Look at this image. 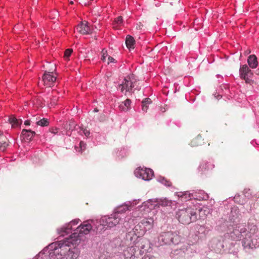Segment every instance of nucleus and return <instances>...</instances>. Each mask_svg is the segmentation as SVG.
<instances>
[{"label":"nucleus","instance_id":"6ab92c4d","mask_svg":"<svg viewBox=\"0 0 259 259\" xmlns=\"http://www.w3.org/2000/svg\"><path fill=\"white\" fill-rule=\"evenodd\" d=\"M72 229L73 226L69 223L60 229L59 234L61 236H64L65 234L69 233Z\"/></svg>","mask_w":259,"mask_h":259},{"label":"nucleus","instance_id":"dca6fc26","mask_svg":"<svg viewBox=\"0 0 259 259\" xmlns=\"http://www.w3.org/2000/svg\"><path fill=\"white\" fill-rule=\"evenodd\" d=\"M156 202L157 205L159 206L162 207H171L172 202L171 200L167 199L166 198H163L159 199H157Z\"/></svg>","mask_w":259,"mask_h":259},{"label":"nucleus","instance_id":"c03bdc74","mask_svg":"<svg viewBox=\"0 0 259 259\" xmlns=\"http://www.w3.org/2000/svg\"><path fill=\"white\" fill-rule=\"evenodd\" d=\"M24 124L26 125H30V120H27L25 121Z\"/></svg>","mask_w":259,"mask_h":259},{"label":"nucleus","instance_id":"473e14b6","mask_svg":"<svg viewBox=\"0 0 259 259\" xmlns=\"http://www.w3.org/2000/svg\"><path fill=\"white\" fill-rule=\"evenodd\" d=\"M255 240V242L254 241V239H252L251 240V243L249 244V245L250 247H251V248L255 247V248L259 246V238L258 240H257L256 239Z\"/></svg>","mask_w":259,"mask_h":259},{"label":"nucleus","instance_id":"37998d69","mask_svg":"<svg viewBox=\"0 0 259 259\" xmlns=\"http://www.w3.org/2000/svg\"><path fill=\"white\" fill-rule=\"evenodd\" d=\"M144 259H154L153 256H145Z\"/></svg>","mask_w":259,"mask_h":259},{"label":"nucleus","instance_id":"ea45409f","mask_svg":"<svg viewBox=\"0 0 259 259\" xmlns=\"http://www.w3.org/2000/svg\"><path fill=\"white\" fill-rule=\"evenodd\" d=\"M50 131L54 134H56L58 132V129L57 128H51L50 129Z\"/></svg>","mask_w":259,"mask_h":259},{"label":"nucleus","instance_id":"4be33fe9","mask_svg":"<svg viewBox=\"0 0 259 259\" xmlns=\"http://www.w3.org/2000/svg\"><path fill=\"white\" fill-rule=\"evenodd\" d=\"M152 103L151 99L147 98L144 99L142 102V110L143 112H147L149 108V105Z\"/></svg>","mask_w":259,"mask_h":259},{"label":"nucleus","instance_id":"7ed1b4c3","mask_svg":"<svg viewBox=\"0 0 259 259\" xmlns=\"http://www.w3.org/2000/svg\"><path fill=\"white\" fill-rule=\"evenodd\" d=\"M120 218L114 213L110 216L102 217L99 221L96 222V229L97 232L102 233L108 228H112L119 224Z\"/></svg>","mask_w":259,"mask_h":259},{"label":"nucleus","instance_id":"49530a36","mask_svg":"<svg viewBox=\"0 0 259 259\" xmlns=\"http://www.w3.org/2000/svg\"><path fill=\"white\" fill-rule=\"evenodd\" d=\"M83 3H84V5H85V6H86V5H89V4H90L89 2H88V1H86L85 0V1H84L83 2Z\"/></svg>","mask_w":259,"mask_h":259},{"label":"nucleus","instance_id":"de8ad7c7","mask_svg":"<svg viewBox=\"0 0 259 259\" xmlns=\"http://www.w3.org/2000/svg\"><path fill=\"white\" fill-rule=\"evenodd\" d=\"M199 211H200V212L201 213V212H202L203 210L201 209L199 210Z\"/></svg>","mask_w":259,"mask_h":259},{"label":"nucleus","instance_id":"a211bd4d","mask_svg":"<svg viewBox=\"0 0 259 259\" xmlns=\"http://www.w3.org/2000/svg\"><path fill=\"white\" fill-rule=\"evenodd\" d=\"M247 62L250 67L252 68H256L258 65L257 58L254 55H251L248 57Z\"/></svg>","mask_w":259,"mask_h":259},{"label":"nucleus","instance_id":"f8f14e48","mask_svg":"<svg viewBox=\"0 0 259 259\" xmlns=\"http://www.w3.org/2000/svg\"><path fill=\"white\" fill-rule=\"evenodd\" d=\"M136 203L129 202L127 204H124L117 206L115 209L114 213L118 215L119 214L125 213L127 210H130L133 206Z\"/></svg>","mask_w":259,"mask_h":259},{"label":"nucleus","instance_id":"a18cd8bd","mask_svg":"<svg viewBox=\"0 0 259 259\" xmlns=\"http://www.w3.org/2000/svg\"><path fill=\"white\" fill-rule=\"evenodd\" d=\"M177 251L179 252V253H181V254L184 253V251H182V250H176V251H175V252H176Z\"/></svg>","mask_w":259,"mask_h":259},{"label":"nucleus","instance_id":"c9c22d12","mask_svg":"<svg viewBox=\"0 0 259 259\" xmlns=\"http://www.w3.org/2000/svg\"><path fill=\"white\" fill-rule=\"evenodd\" d=\"M72 51H73L71 49H68L66 50L64 52V57L68 58L71 55Z\"/></svg>","mask_w":259,"mask_h":259},{"label":"nucleus","instance_id":"1a4fd4ad","mask_svg":"<svg viewBox=\"0 0 259 259\" xmlns=\"http://www.w3.org/2000/svg\"><path fill=\"white\" fill-rule=\"evenodd\" d=\"M146 232L145 229L143 228V225H142L141 222H140L135 227L132 231H130L127 234L126 237L135 235L139 237L143 236Z\"/></svg>","mask_w":259,"mask_h":259},{"label":"nucleus","instance_id":"f03ea898","mask_svg":"<svg viewBox=\"0 0 259 259\" xmlns=\"http://www.w3.org/2000/svg\"><path fill=\"white\" fill-rule=\"evenodd\" d=\"M93 223L95 225L96 223L92 220L83 222L76 228L75 232L71 235L69 238H66L63 241H67L68 244L76 248V246L80 242L81 235L88 234L92 230Z\"/></svg>","mask_w":259,"mask_h":259},{"label":"nucleus","instance_id":"b1692460","mask_svg":"<svg viewBox=\"0 0 259 259\" xmlns=\"http://www.w3.org/2000/svg\"><path fill=\"white\" fill-rule=\"evenodd\" d=\"M202 141V137L198 136L191 141V145L193 147L201 145L203 143Z\"/></svg>","mask_w":259,"mask_h":259},{"label":"nucleus","instance_id":"72a5a7b5","mask_svg":"<svg viewBox=\"0 0 259 259\" xmlns=\"http://www.w3.org/2000/svg\"><path fill=\"white\" fill-rule=\"evenodd\" d=\"M74 121H68L66 122V128L67 130H72V127H73L74 125Z\"/></svg>","mask_w":259,"mask_h":259},{"label":"nucleus","instance_id":"aec40b11","mask_svg":"<svg viewBox=\"0 0 259 259\" xmlns=\"http://www.w3.org/2000/svg\"><path fill=\"white\" fill-rule=\"evenodd\" d=\"M9 121L12 125V127H16L19 126L22 123V120L20 119H17L15 117L12 116L9 118Z\"/></svg>","mask_w":259,"mask_h":259},{"label":"nucleus","instance_id":"9b49d317","mask_svg":"<svg viewBox=\"0 0 259 259\" xmlns=\"http://www.w3.org/2000/svg\"><path fill=\"white\" fill-rule=\"evenodd\" d=\"M136 246H130L126 248L123 251L124 259H136Z\"/></svg>","mask_w":259,"mask_h":259},{"label":"nucleus","instance_id":"412c9836","mask_svg":"<svg viewBox=\"0 0 259 259\" xmlns=\"http://www.w3.org/2000/svg\"><path fill=\"white\" fill-rule=\"evenodd\" d=\"M125 44L126 47L131 49L134 48V45L135 44V41L133 37L130 35H127L125 39Z\"/></svg>","mask_w":259,"mask_h":259},{"label":"nucleus","instance_id":"c756f323","mask_svg":"<svg viewBox=\"0 0 259 259\" xmlns=\"http://www.w3.org/2000/svg\"><path fill=\"white\" fill-rule=\"evenodd\" d=\"M49 122L47 118H42L40 120H38L36 122V124L38 125L41 126H48L49 125Z\"/></svg>","mask_w":259,"mask_h":259},{"label":"nucleus","instance_id":"9d476101","mask_svg":"<svg viewBox=\"0 0 259 259\" xmlns=\"http://www.w3.org/2000/svg\"><path fill=\"white\" fill-rule=\"evenodd\" d=\"M77 31L82 34L86 35L92 33V29L88 22L84 21L78 24L76 27Z\"/></svg>","mask_w":259,"mask_h":259},{"label":"nucleus","instance_id":"393cba45","mask_svg":"<svg viewBox=\"0 0 259 259\" xmlns=\"http://www.w3.org/2000/svg\"><path fill=\"white\" fill-rule=\"evenodd\" d=\"M131 101L130 99H127L124 102H122L119 107L121 111H127L131 105Z\"/></svg>","mask_w":259,"mask_h":259},{"label":"nucleus","instance_id":"2f4dec72","mask_svg":"<svg viewBox=\"0 0 259 259\" xmlns=\"http://www.w3.org/2000/svg\"><path fill=\"white\" fill-rule=\"evenodd\" d=\"M208 165L207 163H202L199 167V170L201 172H205L207 168Z\"/></svg>","mask_w":259,"mask_h":259},{"label":"nucleus","instance_id":"79ce46f5","mask_svg":"<svg viewBox=\"0 0 259 259\" xmlns=\"http://www.w3.org/2000/svg\"><path fill=\"white\" fill-rule=\"evenodd\" d=\"M108 64H109L110 62H114V61H115V59L110 56L108 57Z\"/></svg>","mask_w":259,"mask_h":259},{"label":"nucleus","instance_id":"7c9ffc66","mask_svg":"<svg viewBox=\"0 0 259 259\" xmlns=\"http://www.w3.org/2000/svg\"><path fill=\"white\" fill-rule=\"evenodd\" d=\"M252 75H245L243 76H240V77L244 79L245 81V82L247 83H251L253 82V81L250 78Z\"/></svg>","mask_w":259,"mask_h":259},{"label":"nucleus","instance_id":"20e7f679","mask_svg":"<svg viewBox=\"0 0 259 259\" xmlns=\"http://www.w3.org/2000/svg\"><path fill=\"white\" fill-rule=\"evenodd\" d=\"M176 218L180 223L186 225L195 222L197 219L196 211L191 208L179 209L176 213Z\"/></svg>","mask_w":259,"mask_h":259},{"label":"nucleus","instance_id":"09e8293b","mask_svg":"<svg viewBox=\"0 0 259 259\" xmlns=\"http://www.w3.org/2000/svg\"><path fill=\"white\" fill-rule=\"evenodd\" d=\"M70 4H73V2L72 1H71V2H70Z\"/></svg>","mask_w":259,"mask_h":259},{"label":"nucleus","instance_id":"6e6552de","mask_svg":"<svg viewBox=\"0 0 259 259\" xmlns=\"http://www.w3.org/2000/svg\"><path fill=\"white\" fill-rule=\"evenodd\" d=\"M56 80V77L53 75V72L46 71L42 77V81L44 85L47 87H51Z\"/></svg>","mask_w":259,"mask_h":259},{"label":"nucleus","instance_id":"2eb2a0df","mask_svg":"<svg viewBox=\"0 0 259 259\" xmlns=\"http://www.w3.org/2000/svg\"><path fill=\"white\" fill-rule=\"evenodd\" d=\"M9 146V140L0 131V151H4Z\"/></svg>","mask_w":259,"mask_h":259},{"label":"nucleus","instance_id":"ddd939ff","mask_svg":"<svg viewBox=\"0 0 259 259\" xmlns=\"http://www.w3.org/2000/svg\"><path fill=\"white\" fill-rule=\"evenodd\" d=\"M175 195L179 197L182 201H188L195 198L193 194L190 193L188 191L177 192L175 193Z\"/></svg>","mask_w":259,"mask_h":259},{"label":"nucleus","instance_id":"f3484780","mask_svg":"<svg viewBox=\"0 0 259 259\" xmlns=\"http://www.w3.org/2000/svg\"><path fill=\"white\" fill-rule=\"evenodd\" d=\"M153 219L150 218L148 219H144L141 222L142 225H143V228L147 231L153 227Z\"/></svg>","mask_w":259,"mask_h":259},{"label":"nucleus","instance_id":"c85d7f7f","mask_svg":"<svg viewBox=\"0 0 259 259\" xmlns=\"http://www.w3.org/2000/svg\"><path fill=\"white\" fill-rule=\"evenodd\" d=\"M123 21V19L121 16H119L116 18L113 23V27L117 28V26L120 25Z\"/></svg>","mask_w":259,"mask_h":259},{"label":"nucleus","instance_id":"58836bf2","mask_svg":"<svg viewBox=\"0 0 259 259\" xmlns=\"http://www.w3.org/2000/svg\"><path fill=\"white\" fill-rule=\"evenodd\" d=\"M102 54H102V60L103 61H105L106 57L107 56V51H104V50H103Z\"/></svg>","mask_w":259,"mask_h":259},{"label":"nucleus","instance_id":"f704fd0d","mask_svg":"<svg viewBox=\"0 0 259 259\" xmlns=\"http://www.w3.org/2000/svg\"><path fill=\"white\" fill-rule=\"evenodd\" d=\"M86 144L83 142L80 141L79 143V150H78L79 152H82V151H84L86 149Z\"/></svg>","mask_w":259,"mask_h":259},{"label":"nucleus","instance_id":"423d86ee","mask_svg":"<svg viewBox=\"0 0 259 259\" xmlns=\"http://www.w3.org/2000/svg\"><path fill=\"white\" fill-rule=\"evenodd\" d=\"M137 81L135 76L132 74L124 79L122 83L119 85V88L122 92H123L124 91H125L126 92H130L137 85Z\"/></svg>","mask_w":259,"mask_h":259},{"label":"nucleus","instance_id":"a19ab883","mask_svg":"<svg viewBox=\"0 0 259 259\" xmlns=\"http://www.w3.org/2000/svg\"><path fill=\"white\" fill-rule=\"evenodd\" d=\"M143 27V25L142 24V23L141 22H139V23H138L137 24L136 28L137 29H141Z\"/></svg>","mask_w":259,"mask_h":259},{"label":"nucleus","instance_id":"5701e85b","mask_svg":"<svg viewBox=\"0 0 259 259\" xmlns=\"http://www.w3.org/2000/svg\"><path fill=\"white\" fill-rule=\"evenodd\" d=\"M240 76L245 75H252L251 70L249 69L246 65H244L242 66V67L240 69Z\"/></svg>","mask_w":259,"mask_h":259},{"label":"nucleus","instance_id":"a878e982","mask_svg":"<svg viewBox=\"0 0 259 259\" xmlns=\"http://www.w3.org/2000/svg\"><path fill=\"white\" fill-rule=\"evenodd\" d=\"M158 181L166 187H170L172 185L171 182L164 177H160L158 179Z\"/></svg>","mask_w":259,"mask_h":259},{"label":"nucleus","instance_id":"4468645a","mask_svg":"<svg viewBox=\"0 0 259 259\" xmlns=\"http://www.w3.org/2000/svg\"><path fill=\"white\" fill-rule=\"evenodd\" d=\"M35 133L31 130L24 129L22 131L21 138L25 141H31L35 136Z\"/></svg>","mask_w":259,"mask_h":259},{"label":"nucleus","instance_id":"4c0bfd02","mask_svg":"<svg viewBox=\"0 0 259 259\" xmlns=\"http://www.w3.org/2000/svg\"><path fill=\"white\" fill-rule=\"evenodd\" d=\"M79 219H75L74 220L70 222V224L73 226H76L78 223H79Z\"/></svg>","mask_w":259,"mask_h":259},{"label":"nucleus","instance_id":"bb28decb","mask_svg":"<svg viewBox=\"0 0 259 259\" xmlns=\"http://www.w3.org/2000/svg\"><path fill=\"white\" fill-rule=\"evenodd\" d=\"M140 248L142 249H144L145 250H147L149 248V241L147 239H143L141 241V246Z\"/></svg>","mask_w":259,"mask_h":259},{"label":"nucleus","instance_id":"39448f33","mask_svg":"<svg viewBox=\"0 0 259 259\" xmlns=\"http://www.w3.org/2000/svg\"><path fill=\"white\" fill-rule=\"evenodd\" d=\"M180 237L176 233L172 232L161 233L159 237L158 241L161 245L170 244H178Z\"/></svg>","mask_w":259,"mask_h":259},{"label":"nucleus","instance_id":"8fccbe9b","mask_svg":"<svg viewBox=\"0 0 259 259\" xmlns=\"http://www.w3.org/2000/svg\"><path fill=\"white\" fill-rule=\"evenodd\" d=\"M55 100H56V99H54V100H53V102L54 104H55Z\"/></svg>","mask_w":259,"mask_h":259},{"label":"nucleus","instance_id":"e433bc0d","mask_svg":"<svg viewBox=\"0 0 259 259\" xmlns=\"http://www.w3.org/2000/svg\"><path fill=\"white\" fill-rule=\"evenodd\" d=\"M81 130L82 131L83 133L86 137H88L90 135V132L87 129L81 128Z\"/></svg>","mask_w":259,"mask_h":259},{"label":"nucleus","instance_id":"0eeeda50","mask_svg":"<svg viewBox=\"0 0 259 259\" xmlns=\"http://www.w3.org/2000/svg\"><path fill=\"white\" fill-rule=\"evenodd\" d=\"M135 176L145 181L151 180L154 176L153 171L150 168L139 167L135 171Z\"/></svg>","mask_w":259,"mask_h":259},{"label":"nucleus","instance_id":"f257e3e1","mask_svg":"<svg viewBox=\"0 0 259 259\" xmlns=\"http://www.w3.org/2000/svg\"><path fill=\"white\" fill-rule=\"evenodd\" d=\"M79 254L77 248L73 247L67 242L60 241L53 249H46L40 252L36 259H76Z\"/></svg>","mask_w":259,"mask_h":259},{"label":"nucleus","instance_id":"cd10ccee","mask_svg":"<svg viewBox=\"0 0 259 259\" xmlns=\"http://www.w3.org/2000/svg\"><path fill=\"white\" fill-rule=\"evenodd\" d=\"M223 141L220 138H214L212 140L211 144L213 145L216 147H221L223 144Z\"/></svg>","mask_w":259,"mask_h":259}]
</instances>
